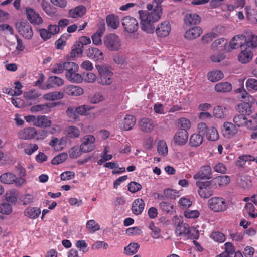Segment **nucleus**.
Returning <instances> with one entry per match:
<instances>
[{
  "label": "nucleus",
  "mask_w": 257,
  "mask_h": 257,
  "mask_svg": "<svg viewBox=\"0 0 257 257\" xmlns=\"http://www.w3.org/2000/svg\"><path fill=\"white\" fill-rule=\"evenodd\" d=\"M147 10H139L138 12L142 29L148 33H153L155 29L154 24L161 19L162 9L161 6H154L151 4H147Z\"/></svg>",
  "instance_id": "nucleus-1"
},
{
  "label": "nucleus",
  "mask_w": 257,
  "mask_h": 257,
  "mask_svg": "<svg viewBox=\"0 0 257 257\" xmlns=\"http://www.w3.org/2000/svg\"><path fill=\"white\" fill-rule=\"evenodd\" d=\"M175 223L176 224V234L178 236H185L191 239H197L199 236L198 229L196 227H190L189 226L182 222L178 217L174 218Z\"/></svg>",
  "instance_id": "nucleus-2"
},
{
  "label": "nucleus",
  "mask_w": 257,
  "mask_h": 257,
  "mask_svg": "<svg viewBox=\"0 0 257 257\" xmlns=\"http://www.w3.org/2000/svg\"><path fill=\"white\" fill-rule=\"evenodd\" d=\"M103 43L106 48L111 51H119L122 47L121 39L114 34H110L105 36L103 39Z\"/></svg>",
  "instance_id": "nucleus-3"
},
{
  "label": "nucleus",
  "mask_w": 257,
  "mask_h": 257,
  "mask_svg": "<svg viewBox=\"0 0 257 257\" xmlns=\"http://www.w3.org/2000/svg\"><path fill=\"white\" fill-rule=\"evenodd\" d=\"M208 206L215 212H220L227 209V203L222 197H214L208 200Z\"/></svg>",
  "instance_id": "nucleus-4"
},
{
  "label": "nucleus",
  "mask_w": 257,
  "mask_h": 257,
  "mask_svg": "<svg viewBox=\"0 0 257 257\" xmlns=\"http://www.w3.org/2000/svg\"><path fill=\"white\" fill-rule=\"evenodd\" d=\"M233 121L236 126H245L250 130H254L257 126L256 121H252L249 119L248 117L246 116H244L241 114L235 115L233 117Z\"/></svg>",
  "instance_id": "nucleus-5"
},
{
  "label": "nucleus",
  "mask_w": 257,
  "mask_h": 257,
  "mask_svg": "<svg viewBox=\"0 0 257 257\" xmlns=\"http://www.w3.org/2000/svg\"><path fill=\"white\" fill-rule=\"evenodd\" d=\"M95 137L92 135H87L81 139V149L83 153L92 151L95 148Z\"/></svg>",
  "instance_id": "nucleus-6"
},
{
  "label": "nucleus",
  "mask_w": 257,
  "mask_h": 257,
  "mask_svg": "<svg viewBox=\"0 0 257 257\" xmlns=\"http://www.w3.org/2000/svg\"><path fill=\"white\" fill-rule=\"evenodd\" d=\"M121 23L125 31L128 33H134L139 28L138 21L130 16L123 17L121 20Z\"/></svg>",
  "instance_id": "nucleus-7"
},
{
  "label": "nucleus",
  "mask_w": 257,
  "mask_h": 257,
  "mask_svg": "<svg viewBox=\"0 0 257 257\" xmlns=\"http://www.w3.org/2000/svg\"><path fill=\"white\" fill-rule=\"evenodd\" d=\"M99 76L97 79L98 82L103 85H109L113 81V72L108 68L103 67L98 70Z\"/></svg>",
  "instance_id": "nucleus-8"
},
{
  "label": "nucleus",
  "mask_w": 257,
  "mask_h": 257,
  "mask_svg": "<svg viewBox=\"0 0 257 257\" xmlns=\"http://www.w3.org/2000/svg\"><path fill=\"white\" fill-rule=\"evenodd\" d=\"M196 185L199 188L198 193L200 196L203 198H208L212 195V192L209 187L211 185L210 181H196Z\"/></svg>",
  "instance_id": "nucleus-9"
},
{
  "label": "nucleus",
  "mask_w": 257,
  "mask_h": 257,
  "mask_svg": "<svg viewBox=\"0 0 257 257\" xmlns=\"http://www.w3.org/2000/svg\"><path fill=\"white\" fill-rule=\"evenodd\" d=\"M37 130L34 127H27L20 130L17 133L18 137L21 140H31L34 139Z\"/></svg>",
  "instance_id": "nucleus-10"
},
{
  "label": "nucleus",
  "mask_w": 257,
  "mask_h": 257,
  "mask_svg": "<svg viewBox=\"0 0 257 257\" xmlns=\"http://www.w3.org/2000/svg\"><path fill=\"white\" fill-rule=\"evenodd\" d=\"M155 30L157 36L164 38L169 35L171 30V26L169 22L165 21L159 24Z\"/></svg>",
  "instance_id": "nucleus-11"
},
{
  "label": "nucleus",
  "mask_w": 257,
  "mask_h": 257,
  "mask_svg": "<svg viewBox=\"0 0 257 257\" xmlns=\"http://www.w3.org/2000/svg\"><path fill=\"white\" fill-rule=\"evenodd\" d=\"M19 33L25 39H30L33 35L31 26L26 22H20L17 25Z\"/></svg>",
  "instance_id": "nucleus-12"
},
{
  "label": "nucleus",
  "mask_w": 257,
  "mask_h": 257,
  "mask_svg": "<svg viewBox=\"0 0 257 257\" xmlns=\"http://www.w3.org/2000/svg\"><path fill=\"white\" fill-rule=\"evenodd\" d=\"M211 177V168L209 165L202 166L199 171L193 176V178L197 181L203 179H209Z\"/></svg>",
  "instance_id": "nucleus-13"
},
{
  "label": "nucleus",
  "mask_w": 257,
  "mask_h": 257,
  "mask_svg": "<svg viewBox=\"0 0 257 257\" xmlns=\"http://www.w3.org/2000/svg\"><path fill=\"white\" fill-rule=\"evenodd\" d=\"M188 140V133L185 130H179L175 134L173 140L175 144L179 146L184 145Z\"/></svg>",
  "instance_id": "nucleus-14"
},
{
  "label": "nucleus",
  "mask_w": 257,
  "mask_h": 257,
  "mask_svg": "<svg viewBox=\"0 0 257 257\" xmlns=\"http://www.w3.org/2000/svg\"><path fill=\"white\" fill-rule=\"evenodd\" d=\"M136 123V118L132 115H126L119 123V127L124 131H130Z\"/></svg>",
  "instance_id": "nucleus-15"
},
{
  "label": "nucleus",
  "mask_w": 257,
  "mask_h": 257,
  "mask_svg": "<svg viewBox=\"0 0 257 257\" xmlns=\"http://www.w3.org/2000/svg\"><path fill=\"white\" fill-rule=\"evenodd\" d=\"M26 11L27 19L31 24L40 25L43 23L42 18L34 10L30 8H27Z\"/></svg>",
  "instance_id": "nucleus-16"
},
{
  "label": "nucleus",
  "mask_w": 257,
  "mask_h": 257,
  "mask_svg": "<svg viewBox=\"0 0 257 257\" xmlns=\"http://www.w3.org/2000/svg\"><path fill=\"white\" fill-rule=\"evenodd\" d=\"M200 21L201 18L199 15L193 13H187L184 18V23L188 27L197 25Z\"/></svg>",
  "instance_id": "nucleus-17"
},
{
  "label": "nucleus",
  "mask_w": 257,
  "mask_h": 257,
  "mask_svg": "<svg viewBox=\"0 0 257 257\" xmlns=\"http://www.w3.org/2000/svg\"><path fill=\"white\" fill-rule=\"evenodd\" d=\"M245 36L243 35H237L234 36L230 40L228 48L230 49H236L245 45Z\"/></svg>",
  "instance_id": "nucleus-18"
},
{
  "label": "nucleus",
  "mask_w": 257,
  "mask_h": 257,
  "mask_svg": "<svg viewBox=\"0 0 257 257\" xmlns=\"http://www.w3.org/2000/svg\"><path fill=\"white\" fill-rule=\"evenodd\" d=\"M57 103H46L44 104H37L32 106L30 108V111L33 113L42 112L44 113H49L51 108L55 107Z\"/></svg>",
  "instance_id": "nucleus-19"
},
{
  "label": "nucleus",
  "mask_w": 257,
  "mask_h": 257,
  "mask_svg": "<svg viewBox=\"0 0 257 257\" xmlns=\"http://www.w3.org/2000/svg\"><path fill=\"white\" fill-rule=\"evenodd\" d=\"M222 132L225 137L230 138L237 134L238 129L234 124L226 121L223 123Z\"/></svg>",
  "instance_id": "nucleus-20"
},
{
  "label": "nucleus",
  "mask_w": 257,
  "mask_h": 257,
  "mask_svg": "<svg viewBox=\"0 0 257 257\" xmlns=\"http://www.w3.org/2000/svg\"><path fill=\"white\" fill-rule=\"evenodd\" d=\"M63 93L73 96H78L82 95L84 93L83 89L80 86L73 85L65 86L63 88Z\"/></svg>",
  "instance_id": "nucleus-21"
},
{
  "label": "nucleus",
  "mask_w": 257,
  "mask_h": 257,
  "mask_svg": "<svg viewBox=\"0 0 257 257\" xmlns=\"http://www.w3.org/2000/svg\"><path fill=\"white\" fill-rule=\"evenodd\" d=\"M211 49L214 51H229L227 40L224 38H219L215 40L211 45Z\"/></svg>",
  "instance_id": "nucleus-22"
},
{
  "label": "nucleus",
  "mask_w": 257,
  "mask_h": 257,
  "mask_svg": "<svg viewBox=\"0 0 257 257\" xmlns=\"http://www.w3.org/2000/svg\"><path fill=\"white\" fill-rule=\"evenodd\" d=\"M64 84V80L60 77L53 76L50 77L47 80V84L42 88L43 89H49L51 88L60 87Z\"/></svg>",
  "instance_id": "nucleus-23"
},
{
  "label": "nucleus",
  "mask_w": 257,
  "mask_h": 257,
  "mask_svg": "<svg viewBox=\"0 0 257 257\" xmlns=\"http://www.w3.org/2000/svg\"><path fill=\"white\" fill-rule=\"evenodd\" d=\"M87 56L95 61L102 60L103 54L101 50L96 47H90L87 50Z\"/></svg>",
  "instance_id": "nucleus-24"
},
{
  "label": "nucleus",
  "mask_w": 257,
  "mask_h": 257,
  "mask_svg": "<svg viewBox=\"0 0 257 257\" xmlns=\"http://www.w3.org/2000/svg\"><path fill=\"white\" fill-rule=\"evenodd\" d=\"M139 125L141 131L144 132H150L155 127L153 121L148 118H143L139 121Z\"/></svg>",
  "instance_id": "nucleus-25"
},
{
  "label": "nucleus",
  "mask_w": 257,
  "mask_h": 257,
  "mask_svg": "<svg viewBox=\"0 0 257 257\" xmlns=\"http://www.w3.org/2000/svg\"><path fill=\"white\" fill-rule=\"evenodd\" d=\"M145 205V202L142 199H136L132 204V212L136 215L141 214L144 209Z\"/></svg>",
  "instance_id": "nucleus-26"
},
{
  "label": "nucleus",
  "mask_w": 257,
  "mask_h": 257,
  "mask_svg": "<svg viewBox=\"0 0 257 257\" xmlns=\"http://www.w3.org/2000/svg\"><path fill=\"white\" fill-rule=\"evenodd\" d=\"M202 33V30L200 27H194L185 32L184 37L187 40H191L199 37Z\"/></svg>",
  "instance_id": "nucleus-27"
},
{
  "label": "nucleus",
  "mask_w": 257,
  "mask_h": 257,
  "mask_svg": "<svg viewBox=\"0 0 257 257\" xmlns=\"http://www.w3.org/2000/svg\"><path fill=\"white\" fill-rule=\"evenodd\" d=\"M86 9L83 5H80L68 11L69 17L72 18H79L82 17L86 13Z\"/></svg>",
  "instance_id": "nucleus-28"
},
{
  "label": "nucleus",
  "mask_w": 257,
  "mask_h": 257,
  "mask_svg": "<svg viewBox=\"0 0 257 257\" xmlns=\"http://www.w3.org/2000/svg\"><path fill=\"white\" fill-rule=\"evenodd\" d=\"M52 124L51 120L45 115H38L37 116L36 122L34 126L40 128L50 127Z\"/></svg>",
  "instance_id": "nucleus-29"
},
{
  "label": "nucleus",
  "mask_w": 257,
  "mask_h": 257,
  "mask_svg": "<svg viewBox=\"0 0 257 257\" xmlns=\"http://www.w3.org/2000/svg\"><path fill=\"white\" fill-rule=\"evenodd\" d=\"M230 182V179L228 176H217L210 181V182H211V185L215 186L216 187L227 185Z\"/></svg>",
  "instance_id": "nucleus-30"
},
{
  "label": "nucleus",
  "mask_w": 257,
  "mask_h": 257,
  "mask_svg": "<svg viewBox=\"0 0 257 257\" xmlns=\"http://www.w3.org/2000/svg\"><path fill=\"white\" fill-rule=\"evenodd\" d=\"M207 79L212 82H216L222 79L224 77L223 73L219 70H213L207 74Z\"/></svg>",
  "instance_id": "nucleus-31"
},
{
  "label": "nucleus",
  "mask_w": 257,
  "mask_h": 257,
  "mask_svg": "<svg viewBox=\"0 0 257 257\" xmlns=\"http://www.w3.org/2000/svg\"><path fill=\"white\" fill-rule=\"evenodd\" d=\"M64 96V94L62 92L53 91L44 94L43 98L46 101H56L62 99Z\"/></svg>",
  "instance_id": "nucleus-32"
},
{
  "label": "nucleus",
  "mask_w": 257,
  "mask_h": 257,
  "mask_svg": "<svg viewBox=\"0 0 257 257\" xmlns=\"http://www.w3.org/2000/svg\"><path fill=\"white\" fill-rule=\"evenodd\" d=\"M24 215L27 217L35 219L37 218L41 213L40 208L36 207H29L27 208L24 211Z\"/></svg>",
  "instance_id": "nucleus-33"
},
{
  "label": "nucleus",
  "mask_w": 257,
  "mask_h": 257,
  "mask_svg": "<svg viewBox=\"0 0 257 257\" xmlns=\"http://www.w3.org/2000/svg\"><path fill=\"white\" fill-rule=\"evenodd\" d=\"M252 53L247 48L242 51L238 55V60L241 63L245 64L250 62L252 58Z\"/></svg>",
  "instance_id": "nucleus-34"
},
{
  "label": "nucleus",
  "mask_w": 257,
  "mask_h": 257,
  "mask_svg": "<svg viewBox=\"0 0 257 257\" xmlns=\"http://www.w3.org/2000/svg\"><path fill=\"white\" fill-rule=\"evenodd\" d=\"M203 141V136L199 133H194L191 135L189 139V145L192 147H197L201 145Z\"/></svg>",
  "instance_id": "nucleus-35"
},
{
  "label": "nucleus",
  "mask_w": 257,
  "mask_h": 257,
  "mask_svg": "<svg viewBox=\"0 0 257 257\" xmlns=\"http://www.w3.org/2000/svg\"><path fill=\"white\" fill-rule=\"evenodd\" d=\"M245 45L247 48H257V35L250 33L245 37Z\"/></svg>",
  "instance_id": "nucleus-36"
},
{
  "label": "nucleus",
  "mask_w": 257,
  "mask_h": 257,
  "mask_svg": "<svg viewBox=\"0 0 257 257\" xmlns=\"http://www.w3.org/2000/svg\"><path fill=\"white\" fill-rule=\"evenodd\" d=\"M232 86L227 82H222L216 84L214 87V90L218 93H226L230 91Z\"/></svg>",
  "instance_id": "nucleus-37"
},
{
  "label": "nucleus",
  "mask_w": 257,
  "mask_h": 257,
  "mask_svg": "<svg viewBox=\"0 0 257 257\" xmlns=\"http://www.w3.org/2000/svg\"><path fill=\"white\" fill-rule=\"evenodd\" d=\"M213 114L217 118H224L227 116V110L225 107L218 105L214 108Z\"/></svg>",
  "instance_id": "nucleus-38"
},
{
  "label": "nucleus",
  "mask_w": 257,
  "mask_h": 257,
  "mask_svg": "<svg viewBox=\"0 0 257 257\" xmlns=\"http://www.w3.org/2000/svg\"><path fill=\"white\" fill-rule=\"evenodd\" d=\"M140 248L138 243H131L124 248V253L126 255H133L136 253Z\"/></svg>",
  "instance_id": "nucleus-39"
},
{
  "label": "nucleus",
  "mask_w": 257,
  "mask_h": 257,
  "mask_svg": "<svg viewBox=\"0 0 257 257\" xmlns=\"http://www.w3.org/2000/svg\"><path fill=\"white\" fill-rule=\"evenodd\" d=\"M106 23L109 27L113 29H116L119 25V19L117 16L113 15H109L106 17Z\"/></svg>",
  "instance_id": "nucleus-40"
},
{
  "label": "nucleus",
  "mask_w": 257,
  "mask_h": 257,
  "mask_svg": "<svg viewBox=\"0 0 257 257\" xmlns=\"http://www.w3.org/2000/svg\"><path fill=\"white\" fill-rule=\"evenodd\" d=\"M19 192L16 189L8 190L6 193V199L11 203H16L17 201Z\"/></svg>",
  "instance_id": "nucleus-41"
},
{
  "label": "nucleus",
  "mask_w": 257,
  "mask_h": 257,
  "mask_svg": "<svg viewBox=\"0 0 257 257\" xmlns=\"http://www.w3.org/2000/svg\"><path fill=\"white\" fill-rule=\"evenodd\" d=\"M66 132L67 136L72 139L78 138L81 134L80 130L76 126H69L67 127Z\"/></svg>",
  "instance_id": "nucleus-42"
},
{
  "label": "nucleus",
  "mask_w": 257,
  "mask_h": 257,
  "mask_svg": "<svg viewBox=\"0 0 257 257\" xmlns=\"http://www.w3.org/2000/svg\"><path fill=\"white\" fill-rule=\"evenodd\" d=\"M66 78L71 82L72 83H81L83 78L81 75L78 73V71H74L71 73H69L68 74H65Z\"/></svg>",
  "instance_id": "nucleus-43"
},
{
  "label": "nucleus",
  "mask_w": 257,
  "mask_h": 257,
  "mask_svg": "<svg viewBox=\"0 0 257 257\" xmlns=\"http://www.w3.org/2000/svg\"><path fill=\"white\" fill-rule=\"evenodd\" d=\"M41 6L43 10L45 13L50 16H53L56 13V8L52 7L48 2L45 0H42Z\"/></svg>",
  "instance_id": "nucleus-44"
},
{
  "label": "nucleus",
  "mask_w": 257,
  "mask_h": 257,
  "mask_svg": "<svg viewBox=\"0 0 257 257\" xmlns=\"http://www.w3.org/2000/svg\"><path fill=\"white\" fill-rule=\"evenodd\" d=\"M206 138L208 140L216 141L219 139V134L216 128L211 127L206 131Z\"/></svg>",
  "instance_id": "nucleus-45"
},
{
  "label": "nucleus",
  "mask_w": 257,
  "mask_h": 257,
  "mask_svg": "<svg viewBox=\"0 0 257 257\" xmlns=\"http://www.w3.org/2000/svg\"><path fill=\"white\" fill-rule=\"evenodd\" d=\"M41 96V93L36 89H32L24 93V97L27 100H35Z\"/></svg>",
  "instance_id": "nucleus-46"
},
{
  "label": "nucleus",
  "mask_w": 257,
  "mask_h": 257,
  "mask_svg": "<svg viewBox=\"0 0 257 257\" xmlns=\"http://www.w3.org/2000/svg\"><path fill=\"white\" fill-rule=\"evenodd\" d=\"M15 175L12 173H5L0 176V181L4 184H11L13 183Z\"/></svg>",
  "instance_id": "nucleus-47"
},
{
  "label": "nucleus",
  "mask_w": 257,
  "mask_h": 257,
  "mask_svg": "<svg viewBox=\"0 0 257 257\" xmlns=\"http://www.w3.org/2000/svg\"><path fill=\"white\" fill-rule=\"evenodd\" d=\"M179 130H185L187 131L191 128V123L190 121L186 118H181L178 120Z\"/></svg>",
  "instance_id": "nucleus-48"
},
{
  "label": "nucleus",
  "mask_w": 257,
  "mask_h": 257,
  "mask_svg": "<svg viewBox=\"0 0 257 257\" xmlns=\"http://www.w3.org/2000/svg\"><path fill=\"white\" fill-rule=\"evenodd\" d=\"M238 183L244 189H249L252 186L251 178L249 176H241Z\"/></svg>",
  "instance_id": "nucleus-49"
},
{
  "label": "nucleus",
  "mask_w": 257,
  "mask_h": 257,
  "mask_svg": "<svg viewBox=\"0 0 257 257\" xmlns=\"http://www.w3.org/2000/svg\"><path fill=\"white\" fill-rule=\"evenodd\" d=\"M157 151L161 156H165L168 152L166 142L164 140H160L157 146Z\"/></svg>",
  "instance_id": "nucleus-50"
},
{
  "label": "nucleus",
  "mask_w": 257,
  "mask_h": 257,
  "mask_svg": "<svg viewBox=\"0 0 257 257\" xmlns=\"http://www.w3.org/2000/svg\"><path fill=\"white\" fill-rule=\"evenodd\" d=\"M160 208L162 211L167 213L173 214L175 212V209L173 205L167 202H163L160 203Z\"/></svg>",
  "instance_id": "nucleus-51"
},
{
  "label": "nucleus",
  "mask_w": 257,
  "mask_h": 257,
  "mask_svg": "<svg viewBox=\"0 0 257 257\" xmlns=\"http://www.w3.org/2000/svg\"><path fill=\"white\" fill-rule=\"evenodd\" d=\"M64 70L66 72L65 74H68L69 73H71L75 71H78L79 66L78 64L73 62H66L64 63Z\"/></svg>",
  "instance_id": "nucleus-52"
},
{
  "label": "nucleus",
  "mask_w": 257,
  "mask_h": 257,
  "mask_svg": "<svg viewBox=\"0 0 257 257\" xmlns=\"http://www.w3.org/2000/svg\"><path fill=\"white\" fill-rule=\"evenodd\" d=\"M86 227L90 233H94L100 229L99 224L93 219L89 220L87 222Z\"/></svg>",
  "instance_id": "nucleus-53"
},
{
  "label": "nucleus",
  "mask_w": 257,
  "mask_h": 257,
  "mask_svg": "<svg viewBox=\"0 0 257 257\" xmlns=\"http://www.w3.org/2000/svg\"><path fill=\"white\" fill-rule=\"evenodd\" d=\"M210 237L215 242L223 243L226 240L225 235L218 231L212 232L210 234Z\"/></svg>",
  "instance_id": "nucleus-54"
},
{
  "label": "nucleus",
  "mask_w": 257,
  "mask_h": 257,
  "mask_svg": "<svg viewBox=\"0 0 257 257\" xmlns=\"http://www.w3.org/2000/svg\"><path fill=\"white\" fill-rule=\"evenodd\" d=\"M104 100V96L102 92H97L89 97V101L92 104H97Z\"/></svg>",
  "instance_id": "nucleus-55"
},
{
  "label": "nucleus",
  "mask_w": 257,
  "mask_h": 257,
  "mask_svg": "<svg viewBox=\"0 0 257 257\" xmlns=\"http://www.w3.org/2000/svg\"><path fill=\"white\" fill-rule=\"evenodd\" d=\"M254 211L255 207L251 203H247L243 209L244 214L254 218H255Z\"/></svg>",
  "instance_id": "nucleus-56"
},
{
  "label": "nucleus",
  "mask_w": 257,
  "mask_h": 257,
  "mask_svg": "<svg viewBox=\"0 0 257 257\" xmlns=\"http://www.w3.org/2000/svg\"><path fill=\"white\" fill-rule=\"evenodd\" d=\"M247 90L251 92L257 91V80L254 78L248 79L245 83Z\"/></svg>",
  "instance_id": "nucleus-57"
},
{
  "label": "nucleus",
  "mask_w": 257,
  "mask_h": 257,
  "mask_svg": "<svg viewBox=\"0 0 257 257\" xmlns=\"http://www.w3.org/2000/svg\"><path fill=\"white\" fill-rule=\"evenodd\" d=\"M38 146L37 144L29 143L26 144L24 148V151L28 155H32L35 152L38 150Z\"/></svg>",
  "instance_id": "nucleus-58"
},
{
  "label": "nucleus",
  "mask_w": 257,
  "mask_h": 257,
  "mask_svg": "<svg viewBox=\"0 0 257 257\" xmlns=\"http://www.w3.org/2000/svg\"><path fill=\"white\" fill-rule=\"evenodd\" d=\"M238 110L241 114L246 116L249 115L251 112L250 107L247 103L238 105Z\"/></svg>",
  "instance_id": "nucleus-59"
},
{
  "label": "nucleus",
  "mask_w": 257,
  "mask_h": 257,
  "mask_svg": "<svg viewBox=\"0 0 257 257\" xmlns=\"http://www.w3.org/2000/svg\"><path fill=\"white\" fill-rule=\"evenodd\" d=\"M149 228L152 231L151 235L154 239H158L161 236V230L155 225L153 222H151L148 226Z\"/></svg>",
  "instance_id": "nucleus-60"
},
{
  "label": "nucleus",
  "mask_w": 257,
  "mask_h": 257,
  "mask_svg": "<svg viewBox=\"0 0 257 257\" xmlns=\"http://www.w3.org/2000/svg\"><path fill=\"white\" fill-rule=\"evenodd\" d=\"M82 152L80 146L79 148L74 146L70 149L69 155L70 158L76 159L82 155Z\"/></svg>",
  "instance_id": "nucleus-61"
},
{
  "label": "nucleus",
  "mask_w": 257,
  "mask_h": 257,
  "mask_svg": "<svg viewBox=\"0 0 257 257\" xmlns=\"http://www.w3.org/2000/svg\"><path fill=\"white\" fill-rule=\"evenodd\" d=\"M66 113L67 116L72 120H77L79 118L76 108L68 107L66 110Z\"/></svg>",
  "instance_id": "nucleus-62"
},
{
  "label": "nucleus",
  "mask_w": 257,
  "mask_h": 257,
  "mask_svg": "<svg viewBox=\"0 0 257 257\" xmlns=\"http://www.w3.org/2000/svg\"><path fill=\"white\" fill-rule=\"evenodd\" d=\"M68 155L66 153H62L55 157H54L51 161V163L54 165H57L64 162L67 158Z\"/></svg>",
  "instance_id": "nucleus-63"
},
{
  "label": "nucleus",
  "mask_w": 257,
  "mask_h": 257,
  "mask_svg": "<svg viewBox=\"0 0 257 257\" xmlns=\"http://www.w3.org/2000/svg\"><path fill=\"white\" fill-rule=\"evenodd\" d=\"M21 201L24 205L32 203L34 200V197L32 194H25L21 196Z\"/></svg>",
  "instance_id": "nucleus-64"
}]
</instances>
